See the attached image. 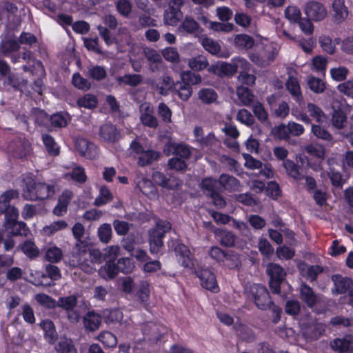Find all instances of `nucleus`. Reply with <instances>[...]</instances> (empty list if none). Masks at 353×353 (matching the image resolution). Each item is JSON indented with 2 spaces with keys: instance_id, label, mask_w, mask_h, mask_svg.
Returning <instances> with one entry per match:
<instances>
[{
  "instance_id": "obj_1",
  "label": "nucleus",
  "mask_w": 353,
  "mask_h": 353,
  "mask_svg": "<svg viewBox=\"0 0 353 353\" xmlns=\"http://www.w3.org/2000/svg\"><path fill=\"white\" fill-rule=\"evenodd\" d=\"M25 186L22 196L26 200L36 201L46 199L55 193L54 185L45 183H37L31 177L27 176L23 180Z\"/></svg>"
},
{
  "instance_id": "obj_2",
  "label": "nucleus",
  "mask_w": 353,
  "mask_h": 353,
  "mask_svg": "<svg viewBox=\"0 0 353 353\" xmlns=\"http://www.w3.org/2000/svg\"><path fill=\"white\" fill-rule=\"evenodd\" d=\"M171 230V224L165 220H157L155 226L149 231L150 250L157 254L163 245V239L166 232Z\"/></svg>"
},
{
  "instance_id": "obj_3",
  "label": "nucleus",
  "mask_w": 353,
  "mask_h": 353,
  "mask_svg": "<svg viewBox=\"0 0 353 353\" xmlns=\"http://www.w3.org/2000/svg\"><path fill=\"white\" fill-rule=\"evenodd\" d=\"M77 296L74 294L59 297L57 301V307L65 310L67 319L73 324L77 323L81 319L80 312L77 309Z\"/></svg>"
},
{
  "instance_id": "obj_4",
  "label": "nucleus",
  "mask_w": 353,
  "mask_h": 353,
  "mask_svg": "<svg viewBox=\"0 0 353 353\" xmlns=\"http://www.w3.org/2000/svg\"><path fill=\"white\" fill-rule=\"evenodd\" d=\"M266 271L270 276L269 285L272 293L280 294L281 284L286 276L285 270L279 265L271 263L268 265Z\"/></svg>"
},
{
  "instance_id": "obj_5",
  "label": "nucleus",
  "mask_w": 353,
  "mask_h": 353,
  "mask_svg": "<svg viewBox=\"0 0 353 353\" xmlns=\"http://www.w3.org/2000/svg\"><path fill=\"white\" fill-rule=\"evenodd\" d=\"M250 289L256 305L261 310L268 309L272 301L267 288L262 285L254 283Z\"/></svg>"
},
{
  "instance_id": "obj_6",
  "label": "nucleus",
  "mask_w": 353,
  "mask_h": 353,
  "mask_svg": "<svg viewBox=\"0 0 353 353\" xmlns=\"http://www.w3.org/2000/svg\"><path fill=\"white\" fill-rule=\"evenodd\" d=\"M304 12L310 19L314 21H321L327 16L325 7L320 2L310 1L305 3Z\"/></svg>"
},
{
  "instance_id": "obj_7",
  "label": "nucleus",
  "mask_w": 353,
  "mask_h": 353,
  "mask_svg": "<svg viewBox=\"0 0 353 353\" xmlns=\"http://www.w3.org/2000/svg\"><path fill=\"white\" fill-rule=\"evenodd\" d=\"M140 121L144 126L156 129L159 126V121L154 114V108L150 103L144 102L139 106Z\"/></svg>"
},
{
  "instance_id": "obj_8",
  "label": "nucleus",
  "mask_w": 353,
  "mask_h": 353,
  "mask_svg": "<svg viewBox=\"0 0 353 353\" xmlns=\"http://www.w3.org/2000/svg\"><path fill=\"white\" fill-rule=\"evenodd\" d=\"M300 299L307 307H313L321 301L322 296L316 294L312 288L305 283H302L299 287Z\"/></svg>"
},
{
  "instance_id": "obj_9",
  "label": "nucleus",
  "mask_w": 353,
  "mask_h": 353,
  "mask_svg": "<svg viewBox=\"0 0 353 353\" xmlns=\"http://www.w3.org/2000/svg\"><path fill=\"white\" fill-rule=\"evenodd\" d=\"M201 281V285L205 289L216 292L219 289L216 279L214 274L208 269H203L196 272Z\"/></svg>"
},
{
  "instance_id": "obj_10",
  "label": "nucleus",
  "mask_w": 353,
  "mask_h": 353,
  "mask_svg": "<svg viewBox=\"0 0 353 353\" xmlns=\"http://www.w3.org/2000/svg\"><path fill=\"white\" fill-rule=\"evenodd\" d=\"M99 136L105 141L109 143L117 142L121 137V132L112 123H105L101 125L99 130Z\"/></svg>"
},
{
  "instance_id": "obj_11",
  "label": "nucleus",
  "mask_w": 353,
  "mask_h": 353,
  "mask_svg": "<svg viewBox=\"0 0 353 353\" xmlns=\"http://www.w3.org/2000/svg\"><path fill=\"white\" fill-rule=\"evenodd\" d=\"M8 150L14 157L23 158L29 154L30 145L29 142L26 140L17 139L9 144Z\"/></svg>"
},
{
  "instance_id": "obj_12",
  "label": "nucleus",
  "mask_w": 353,
  "mask_h": 353,
  "mask_svg": "<svg viewBox=\"0 0 353 353\" xmlns=\"http://www.w3.org/2000/svg\"><path fill=\"white\" fill-rule=\"evenodd\" d=\"M84 328L90 332H94L99 329L102 317L101 314L94 311H88L83 319Z\"/></svg>"
},
{
  "instance_id": "obj_13",
  "label": "nucleus",
  "mask_w": 353,
  "mask_h": 353,
  "mask_svg": "<svg viewBox=\"0 0 353 353\" xmlns=\"http://www.w3.org/2000/svg\"><path fill=\"white\" fill-rule=\"evenodd\" d=\"M334 21L341 23L348 16V9L345 5L344 0H334L332 4Z\"/></svg>"
},
{
  "instance_id": "obj_14",
  "label": "nucleus",
  "mask_w": 353,
  "mask_h": 353,
  "mask_svg": "<svg viewBox=\"0 0 353 353\" xmlns=\"http://www.w3.org/2000/svg\"><path fill=\"white\" fill-rule=\"evenodd\" d=\"M76 148L83 157L94 159L97 156L96 146L86 139H79L76 142Z\"/></svg>"
},
{
  "instance_id": "obj_15",
  "label": "nucleus",
  "mask_w": 353,
  "mask_h": 353,
  "mask_svg": "<svg viewBox=\"0 0 353 353\" xmlns=\"http://www.w3.org/2000/svg\"><path fill=\"white\" fill-rule=\"evenodd\" d=\"M218 182L225 190L230 192L241 190L240 181L233 176L222 174L220 175Z\"/></svg>"
},
{
  "instance_id": "obj_16",
  "label": "nucleus",
  "mask_w": 353,
  "mask_h": 353,
  "mask_svg": "<svg viewBox=\"0 0 353 353\" xmlns=\"http://www.w3.org/2000/svg\"><path fill=\"white\" fill-rule=\"evenodd\" d=\"M330 346L334 351L340 353L353 351V338L347 336L334 339L330 342Z\"/></svg>"
},
{
  "instance_id": "obj_17",
  "label": "nucleus",
  "mask_w": 353,
  "mask_h": 353,
  "mask_svg": "<svg viewBox=\"0 0 353 353\" xmlns=\"http://www.w3.org/2000/svg\"><path fill=\"white\" fill-rule=\"evenodd\" d=\"M88 254L91 262L89 263L90 265L85 264L83 265V271L88 274H92L96 270L95 265L101 263L103 258L98 249H88Z\"/></svg>"
},
{
  "instance_id": "obj_18",
  "label": "nucleus",
  "mask_w": 353,
  "mask_h": 353,
  "mask_svg": "<svg viewBox=\"0 0 353 353\" xmlns=\"http://www.w3.org/2000/svg\"><path fill=\"white\" fill-rule=\"evenodd\" d=\"M287 174L296 181H301L305 178L303 169L290 159L284 160L283 162Z\"/></svg>"
},
{
  "instance_id": "obj_19",
  "label": "nucleus",
  "mask_w": 353,
  "mask_h": 353,
  "mask_svg": "<svg viewBox=\"0 0 353 353\" xmlns=\"http://www.w3.org/2000/svg\"><path fill=\"white\" fill-rule=\"evenodd\" d=\"M72 232L76 240L75 248L88 247V241L85 236V228L81 223H76L73 225Z\"/></svg>"
},
{
  "instance_id": "obj_20",
  "label": "nucleus",
  "mask_w": 353,
  "mask_h": 353,
  "mask_svg": "<svg viewBox=\"0 0 353 353\" xmlns=\"http://www.w3.org/2000/svg\"><path fill=\"white\" fill-rule=\"evenodd\" d=\"M286 88L296 102L302 103L303 101L301 88L296 78L290 76L286 82Z\"/></svg>"
},
{
  "instance_id": "obj_21",
  "label": "nucleus",
  "mask_w": 353,
  "mask_h": 353,
  "mask_svg": "<svg viewBox=\"0 0 353 353\" xmlns=\"http://www.w3.org/2000/svg\"><path fill=\"white\" fill-rule=\"evenodd\" d=\"M179 261L184 267H189L192 265V255L188 248L184 244H178L174 249Z\"/></svg>"
},
{
  "instance_id": "obj_22",
  "label": "nucleus",
  "mask_w": 353,
  "mask_h": 353,
  "mask_svg": "<svg viewBox=\"0 0 353 353\" xmlns=\"http://www.w3.org/2000/svg\"><path fill=\"white\" fill-rule=\"evenodd\" d=\"M183 14L179 8H174V6H169L165 10L163 19L165 24L169 26H176L181 20Z\"/></svg>"
},
{
  "instance_id": "obj_23",
  "label": "nucleus",
  "mask_w": 353,
  "mask_h": 353,
  "mask_svg": "<svg viewBox=\"0 0 353 353\" xmlns=\"http://www.w3.org/2000/svg\"><path fill=\"white\" fill-rule=\"evenodd\" d=\"M334 283L335 290L338 294L346 292L352 285V281L349 277H343L340 274H334L332 276Z\"/></svg>"
},
{
  "instance_id": "obj_24",
  "label": "nucleus",
  "mask_w": 353,
  "mask_h": 353,
  "mask_svg": "<svg viewBox=\"0 0 353 353\" xmlns=\"http://www.w3.org/2000/svg\"><path fill=\"white\" fill-rule=\"evenodd\" d=\"M19 48V42L14 39H6L0 42V53L4 57H9L17 52Z\"/></svg>"
},
{
  "instance_id": "obj_25",
  "label": "nucleus",
  "mask_w": 353,
  "mask_h": 353,
  "mask_svg": "<svg viewBox=\"0 0 353 353\" xmlns=\"http://www.w3.org/2000/svg\"><path fill=\"white\" fill-rule=\"evenodd\" d=\"M325 332V325L316 321L312 322L305 331V336L310 340L318 339Z\"/></svg>"
},
{
  "instance_id": "obj_26",
  "label": "nucleus",
  "mask_w": 353,
  "mask_h": 353,
  "mask_svg": "<svg viewBox=\"0 0 353 353\" xmlns=\"http://www.w3.org/2000/svg\"><path fill=\"white\" fill-rule=\"evenodd\" d=\"M236 119L238 121L248 127L252 128V129L256 128L259 132H261L260 128L255 125L256 122L254 116L248 110L245 108L239 110L236 114Z\"/></svg>"
},
{
  "instance_id": "obj_27",
  "label": "nucleus",
  "mask_w": 353,
  "mask_h": 353,
  "mask_svg": "<svg viewBox=\"0 0 353 353\" xmlns=\"http://www.w3.org/2000/svg\"><path fill=\"white\" fill-rule=\"evenodd\" d=\"M150 285L145 281H142L139 285V289L137 292V296L140 304L148 309L150 299Z\"/></svg>"
},
{
  "instance_id": "obj_28",
  "label": "nucleus",
  "mask_w": 353,
  "mask_h": 353,
  "mask_svg": "<svg viewBox=\"0 0 353 353\" xmlns=\"http://www.w3.org/2000/svg\"><path fill=\"white\" fill-rule=\"evenodd\" d=\"M236 94L242 105L250 106L254 102V95L252 91L246 87H238L236 88Z\"/></svg>"
},
{
  "instance_id": "obj_29",
  "label": "nucleus",
  "mask_w": 353,
  "mask_h": 353,
  "mask_svg": "<svg viewBox=\"0 0 353 353\" xmlns=\"http://www.w3.org/2000/svg\"><path fill=\"white\" fill-rule=\"evenodd\" d=\"M119 272L117 264L113 261H108L99 269V274L101 277L107 280L114 279Z\"/></svg>"
},
{
  "instance_id": "obj_30",
  "label": "nucleus",
  "mask_w": 353,
  "mask_h": 353,
  "mask_svg": "<svg viewBox=\"0 0 353 353\" xmlns=\"http://www.w3.org/2000/svg\"><path fill=\"white\" fill-rule=\"evenodd\" d=\"M189 68L194 71H201L209 65L208 59L201 54L189 59L188 61Z\"/></svg>"
},
{
  "instance_id": "obj_31",
  "label": "nucleus",
  "mask_w": 353,
  "mask_h": 353,
  "mask_svg": "<svg viewBox=\"0 0 353 353\" xmlns=\"http://www.w3.org/2000/svg\"><path fill=\"white\" fill-rule=\"evenodd\" d=\"M152 177L154 183L164 188L172 189L181 185V181H176L175 184H172L171 179H168L166 176L161 172L156 171L153 172Z\"/></svg>"
},
{
  "instance_id": "obj_32",
  "label": "nucleus",
  "mask_w": 353,
  "mask_h": 353,
  "mask_svg": "<svg viewBox=\"0 0 353 353\" xmlns=\"http://www.w3.org/2000/svg\"><path fill=\"white\" fill-rule=\"evenodd\" d=\"M54 348L57 353H78L71 339L65 337L59 340Z\"/></svg>"
},
{
  "instance_id": "obj_33",
  "label": "nucleus",
  "mask_w": 353,
  "mask_h": 353,
  "mask_svg": "<svg viewBox=\"0 0 353 353\" xmlns=\"http://www.w3.org/2000/svg\"><path fill=\"white\" fill-rule=\"evenodd\" d=\"M174 92L183 101H187L192 94V88L190 85L185 82L178 81L176 83Z\"/></svg>"
},
{
  "instance_id": "obj_34",
  "label": "nucleus",
  "mask_w": 353,
  "mask_h": 353,
  "mask_svg": "<svg viewBox=\"0 0 353 353\" xmlns=\"http://www.w3.org/2000/svg\"><path fill=\"white\" fill-rule=\"evenodd\" d=\"M331 121L335 128L339 130L343 129L347 122L345 113L340 108L335 109L334 107H333Z\"/></svg>"
},
{
  "instance_id": "obj_35",
  "label": "nucleus",
  "mask_w": 353,
  "mask_h": 353,
  "mask_svg": "<svg viewBox=\"0 0 353 353\" xmlns=\"http://www.w3.org/2000/svg\"><path fill=\"white\" fill-rule=\"evenodd\" d=\"M165 328L154 322L147 323L143 328V333L151 335L154 339H159L164 333Z\"/></svg>"
},
{
  "instance_id": "obj_36",
  "label": "nucleus",
  "mask_w": 353,
  "mask_h": 353,
  "mask_svg": "<svg viewBox=\"0 0 353 353\" xmlns=\"http://www.w3.org/2000/svg\"><path fill=\"white\" fill-rule=\"evenodd\" d=\"M218 183V180L212 178H205L202 180L201 188L204 194L207 196H210L214 193L219 191Z\"/></svg>"
},
{
  "instance_id": "obj_37",
  "label": "nucleus",
  "mask_w": 353,
  "mask_h": 353,
  "mask_svg": "<svg viewBox=\"0 0 353 353\" xmlns=\"http://www.w3.org/2000/svg\"><path fill=\"white\" fill-rule=\"evenodd\" d=\"M176 87V83L172 77L169 76H163L160 85H157V89L161 95L166 96L169 91H174Z\"/></svg>"
},
{
  "instance_id": "obj_38",
  "label": "nucleus",
  "mask_w": 353,
  "mask_h": 353,
  "mask_svg": "<svg viewBox=\"0 0 353 353\" xmlns=\"http://www.w3.org/2000/svg\"><path fill=\"white\" fill-rule=\"evenodd\" d=\"M87 247L75 248V252L71 253L68 259V264L70 266L75 268L79 267L81 268Z\"/></svg>"
},
{
  "instance_id": "obj_39",
  "label": "nucleus",
  "mask_w": 353,
  "mask_h": 353,
  "mask_svg": "<svg viewBox=\"0 0 353 353\" xmlns=\"http://www.w3.org/2000/svg\"><path fill=\"white\" fill-rule=\"evenodd\" d=\"M218 94L212 88H202L198 92V98L203 103L211 104L217 99Z\"/></svg>"
},
{
  "instance_id": "obj_40",
  "label": "nucleus",
  "mask_w": 353,
  "mask_h": 353,
  "mask_svg": "<svg viewBox=\"0 0 353 353\" xmlns=\"http://www.w3.org/2000/svg\"><path fill=\"white\" fill-rule=\"evenodd\" d=\"M70 120V115L65 112L54 114L50 118L51 125L55 128H64Z\"/></svg>"
},
{
  "instance_id": "obj_41",
  "label": "nucleus",
  "mask_w": 353,
  "mask_h": 353,
  "mask_svg": "<svg viewBox=\"0 0 353 353\" xmlns=\"http://www.w3.org/2000/svg\"><path fill=\"white\" fill-rule=\"evenodd\" d=\"M21 249L23 253L30 259L38 257L40 253L39 249L32 241H26L21 245Z\"/></svg>"
},
{
  "instance_id": "obj_42",
  "label": "nucleus",
  "mask_w": 353,
  "mask_h": 353,
  "mask_svg": "<svg viewBox=\"0 0 353 353\" xmlns=\"http://www.w3.org/2000/svg\"><path fill=\"white\" fill-rule=\"evenodd\" d=\"M220 243L225 247H233L236 241V236L230 231L220 230L216 232Z\"/></svg>"
},
{
  "instance_id": "obj_43",
  "label": "nucleus",
  "mask_w": 353,
  "mask_h": 353,
  "mask_svg": "<svg viewBox=\"0 0 353 353\" xmlns=\"http://www.w3.org/2000/svg\"><path fill=\"white\" fill-rule=\"evenodd\" d=\"M159 153L154 150H143L138 158V164L139 166H145L151 164L153 161L157 160Z\"/></svg>"
},
{
  "instance_id": "obj_44",
  "label": "nucleus",
  "mask_w": 353,
  "mask_h": 353,
  "mask_svg": "<svg viewBox=\"0 0 353 353\" xmlns=\"http://www.w3.org/2000/svg\"><path fill=\"white\" fill-rule=\"evenodd\" d=\"M67 175L70 176L73 181L79 183H84L87 181L85 169L79 165L74 164L72 172Z\"/></svg>"
},
{
  "instance_id": "obj_45",
  "label": "nucleus",
  "mask_w": 353,
  "mask_h": 353,
  "mask_svg": "<svg viewBox=\"0 0 353 353\" xmlns=\"http://www.w3.org/2000/svg\"><path fill=\"white\" fill-rule=\"evenodd\" d=\"M170 146L173 150V154L179 156L183 159H188L191 156L190 148L183 143H171Z\"/></svg>"
},
{
  "instance_id": "obj_46",
  "label": "nucleus",
  "mask_w": 353,
  "mask_h": 353,
  "mask_svg": "<svg viewBox=\"0 0 353 353\" xmlns=\"http://www.w3.org/2000/svg\"><path fill=\"white\" fill-rule=\"evenodd\" d=\"M62 257V250L57 246L50 247L46 251L45 259L50 263H58Z\"/></svg>"
},
{
  "instance_id": "obj_47",
  "label": "nucleus",
  "mask_w": 353,
  "mask_h": 353,
  "mask_svg": "<svg viewBox=\"0 0 353 353\" xmlns=\"http://www.w3.org/2000/svg\"><path fill=\"white\" fill-rule=\"evenodd\" d=\"M19 193L16 190H8L0 196V214H3V211L6 210L9 205L10 201L14 198H17Z\"/></svg>"
},
{
  "instance_id": "obj_48",
  "label": "nucleus",
  "mask_w": 353,
  "mask_h": 353,
  "mask_svg": "<svg viewBox=\"0 0 353 353\" xmlns=\"http://www.w3.org/2000/svg\"><path fill=\"white\" fill-rule=\"evenodd\" d=\"M307 110L310 117L316 120L318 123H323L325 119V114L321 108L312 103L307 105Z\"/></svg>"
},
{
  "instance_id": "obj_49",
  "label": "nucleus",
  "mask_w": 353,
  "mask_h": 353,
  "mask_svg": "<svg viewBox=\"0 0 353 353\" xmlns=\"http://www.w3.org/2000/svg\"><path fill=\"white\" fill-rule=\"evenodd\" d=\"M235 44L243 49H250L254 43L253 38L248 34H238L234 38Z\"/></svg>"
},
{
  "instance_id": "obj_50",
  "label": "nucleus",
  "mask_w": 353,
  "mask_h": 353,
  "mask_svg": "<svg viewBox=\"0 0 353 353\" xmlns=\"http://www.w3.org/2000/svg\"><path fill=\"white\" fill-rule=\"evenodd\" d=\"M68 227V223L63 220L54 221L49 225H46L43 228V232L48 235L51 236L55 232L63 230Z\"/></svg>"
},
{
  "instance_id": "obj_51",
  "label": "nucleus",
  "mask_w": 353,
  "mask_h": 353,
  "mask_svg": "<svg viewBox=\"0 0 353 353\" xmlns=\"http://www.w3.org/2000/svg\"><path fill=\"white\" fill-rule=\"evenodd\" d=\"M42 139L49 154L52 156H57L59 154V148L51 136L48 134H43Z\"/></svg>"
},
{
  "instance_id": "obj_52",
  "label": "nucleus",
  "mask_w": 353,
  "mask_h": 353,
  "mask_svg": "<svg viewBox=\"0 0 353 353\" xmlns=\"http://www.w3.org/2000/svg\"><path fill=\"white\" fill-rule=\"evenodd\" d=\"M116 264L119 271L125 274L132 272L134 268V264L132 260L128 257L119 259Z\"/></svg>"
},
{
  "instance_id": "obj_53",
  "label": "nucleus",
  "mask_w": 353,
  "mask_h": 353,
  "mask_svg": "<svg viewBox=\"0 0 353 353\" xmlns=\"http://www.w3.org/2000/svg\"><path fill=\"white\" fill-rule=\"evenodd\" d=\"M138 187L140 190L146 196H155L156 189L152 182L147 179H142L138 183Z\"/></svg>"
},
{
  "instance_id": "obj_54",
  "label": "nucleus",
  "mask_w": 353,
  "mask_h": 353,
  "mask_svg": "<svg viewBox=\"0 0 353 353\" xmlns=\"http://www.w3.org/2000/svg\"><path fill=\"white\" fill-rule=\"evenodd\" d=\"M97 98L94 95L90 94H86L77 100V105L81 108L92 109L97 106Z\"/></svg>"
},
{
  "instance_id": "obj_55",
  "label": "nucleus",
  "mask_w": 353,
  "mask_h": 353,
  "mask_svg": "<svg viewBox=\"0 0 353 353\" xmlns=\"http://www.w3.org/2000/svg\"><path fill=\"white\" fill-rule=\"evenodd\" d=\"M35 300L40 305L48 309H53L57 307V301L51 296L44 293H39L36 294Z\"/></svg>"
},
{
  "instance_id": "obj_56",
  "label": "nucleus",
  "mask_w": 353,
  "mask_h": 353,
  "mask_svg": "<svg viewBox=\"0 0 353 353\" xmlns=\"http://www.w3.org/2000/svg\"><path fill=\"white\" fill-rule=\"evenodd\" d=\"M145 59L151 63L159 64L162 63V57L159 52L151 48H145L143 51Z\"/></svg>"
},
{
  "instance_id": "obj_57",
  "label": "nucleus",
  "mask_w": 353,
  "mask_h": 353,
  "mask_svg": "<svg viewBox=\"0 0 353 353\" xmlns=\"http://www.w3.org/2000/svg\"><path fill=\"white\" fill-rule=\"evenodd\" d=\"M181 78L183 82L188 85H197L202 81L201 76L199 74L194 73L190 70L183 72Z\"/></svg>"
},
{
  "instance_id": "obj_58",
  "label": "nucleus",
  "mask_w": 353,
  "mask_h": 353,
  "mask_svg": "<svg viewBox=\"0 0 353 353\" xmlns=\"http://www.w3.org/2000/svg\"><path fill=\"white\" fill-rule=\"evenodd\" d=\"M6 229H12V233L14 235L26 236L28 232L26 224L22 221H14L6 225Z\"/></svg>"
},
{
  "instance_id": "obj_59",
  "label": "nucleus",
  "mask_w": 353,
  "mask_h": 353,
  "mask_svg": "<svg viewBox=\"0 0 353 353\" xmlns=\"http://www.w3.org/2000/svg\"><path fill=\"white\" fill-rule=\"evenodd\" d=\"M199 28V23L190 17H186L180 26V28L190 34L196 32Z\"/></svg>"
},
{
  "instance_id": "obj_60",
  "label": "nucleus",
  "mask_w": 353,
  "mask_h": 353,
  "mask_svg": "<svg viewBox=\"0 0 353 353\" xmlns=\"http://www.w3.org/2000/svg\"><path fill=\"white\" fill-rule=\"evenodd\" d=\"M203 48L210 53L216 55L221 51V46L219 43L210 38H204L202 40Z\"/></svg>"
},
{
  "instance_id": "obj_61",
  "label": "nucleus",
  "mask_w": 353,
  "mask_h": 353,
  "mask_svg": "<svg viewBox=\"0 0 353 353\" xmlns=\"http://www.w3.org/2000/svg\"><path fill=\"white\" fill-rule=\"evenodd\" d=\"M98 236L101 242L108 243L112 237V228L110 224L103 223L101 225L98 230Z\"/></svg>"
},
{
  "instance_id": "obj_62",
  "label": "nucleus",
  "mask_w": 353,
  "mask_h": 353,
  "mask_svg": "<svg viewBox=\"0 0 353 353\" xmlns=\"http://www.w3.org/2000/svg\"><path fill=\"white\" fill-rule=\"evenodd\" d=\"M72 82L74 86L79 90H88L91 86L89 81L81 77L79 73L73 74Z\"/></svg>"
},
{
  "instance_id": "obj_63",
  "label": "nucleus",
  "mask_w": 353,
  "mask_h": 353,
  "mask_svg": "<svg viewBox=\"0 0 353 353\" xmlns=\"http://www.w3.org/2000/svg\"><path fill=\"white\" fill-rule=\"evenodd\" d=\"M285 16L292 23H297L301 19V12L296 6H288L285 10Z\"/></svg>"
},
{
  "instance_id": "obj_64",
  "label": "nucleus",
  "mask_w": 353,
  "mask_h": 353,
  "mask_svg": "<svg viewBox=\"0 0 353 353\" xmlns=\"http://www.w3.org/2000/svg\"><path fill=\"white\" fill-rule=\"evenodd\" d=\"M157 113L163 122L170 123L172 121V112L165 103L161 102L159 104Z\"/></svg>"
}]
</instances>
